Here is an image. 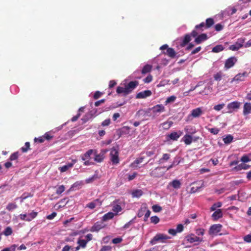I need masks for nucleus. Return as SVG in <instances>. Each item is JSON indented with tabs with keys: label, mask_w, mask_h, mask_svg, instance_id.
<instances>
[{
	"label": "nucleus",
	"mask_w": 251,
	"mask_h": 251,
	"mask_svg": "<svg viewBox=\"0 0 251 251\" xmlns=\"http://www.w3.org/2000/svg\"><path fill=\"white\" fill-rule=\"evenodd\" d=\"M93 236L92 234L89 233L86 235L79 237L77 242L78 246L75 247V250L78 251L80 248H85L87 243L92 239Z\"/></svg>",
	"instance_id": "nucleus-1"
},
{
	"label": "nucleus",
	"mask_w": 251,
	"mask_h": 251,
	"mask_svg": "<svg viewBox=\"0 0 251 251\" xmlns=\"http://www.w3.org/2000/svg\"><path fill=\"white\" fill-rule=\"evenodd\" d=\"M110 160L113 165H117L119 163V152L116 148H112L110 152Z\"/></svg>",
	"instance_id": "nucleus-3"
},
{
	"label": "nucleus",
	"mask_w": 251,
	"mask_h": 251,
	"mask_svg": "<svg viewBox=\"0 0 251 251\" xmlns=\"http://www.w3.org/2000/svg\"><path fill=\"white\" fill-rule=\"evenodd\" d=\"M222 73L219 72L215 74L213 77L215 80L220 81L222 79Z\"/></svg>",
	"instance_id": "nucleus-57"
},
{
	"label": "nucleus",
	"mask_w": 251,
	"mask_h": 251,
	"mask_svg": "<svg viewBox=\"0 0 251 251\" xmlns=\"http://www.w3.org/2000/svg\"><path fill=\"white\" fill-rule=\"evenodd\" d=\"M151 223L156 224L159 222V218L157 216H152L151 218Z\"/></svg>",
	"instance_id": "nucleus-55"
},
{
	"label": "nucleus",
	"mask_w": 251,
	"mask_h": 251,
	"mask_svg": "<svg viewBox=\"0 0 251 251\" xmlns=\"http://www.w3.org/2000/svg\"><path fill=\"white\" fill-rule=\"evenodd\" d=\"M248 76V73L244 72L243 73H239L236 75L232 79L231 82L236 81L237 83L245 80V79Z\"/></svg>",
	"instance_id": "nucleus-13"
},
{
	"label": "nucleus",
	"mask_w": 251,
	"mask_h": 251,
	"mask_svg": "<svg viewBox=\"0 0 251 251\" xmlns=\"http://www.w3.org/2000/svg\"><path fill=\"white\" fill-rule=\"evenodd\" d=\"M152 209L154 212H159L162 210V207L158 205L155 204L152 206Z\"/></svg>",
	"instance_id": "nucleus-51"
},
{
	"label": "nucleus",
	"mask_w": 251,
	"mask_h": 251,
	"mask_svg": "<svg viewBox=\"0 0 251 251\" xmlns=\"http://www.w3.org/2000/svg\"><path fill=\"white\" fill-rule=\"evenodd\" d=\"M185 240L190 243H193L195 242H201L202 241V239L198 237L193 234H189L185 237Z\"/></svg>",
	"instance_id": "nucleus-12"
},
{
	"label": "nucleus",
	"mask_w": 251,
	"mask_h": 251,
	"mask_svg": "<svg viewBox=\"0 0 251 251\" xmlns=\"http://www.w3.org/2000/svg\"><path fill=\"white\" fill-rule=\"evenodd\" d=\"M101 203L102 201L100 199H98L88 203L86 205V207L89 208L91 209H93L97 206H100Z\"/></svg>",
	"instance_id": "nucleus-21"
},
{
	"label": "nucleus",
	"mask_w": 251,
	"mask_h": 251,
	"mask_svg": "<svg viewBox=\"0 0 251 251\" xmlns=\"http://www.w3.org/2000/svg\"><path fill=\"white\" fill-rule=\"evenodd\" d=\"M104 152L101 151L100 153H98L96 150H95V153H94V160L98 163L101 162L104 158Z\"/></svg>",
	"instance_id": "nucleus-18"
},
{
	"label": "nucleus",
	"mask_w": 251,
	"mask_h": 251,
	"mask_svg": "<svg viewBox=\"0 0 251 251\" xmlns=\"http://www.w3.org/2000/svg\"><path fill=\"white\" fill-rule=\"evenodd\" d=\"M241 161L243 163H247L251 161L246 154L243 155L241 158Z\"/></svg>",
	"instance_id": "nucleus-64"
},
{
	"label": "nucleus",
	"mask_w": 251,
	"mask_h": 251,
	"mask_svg": "<svg viewBox=\"0 0 251 251\" xmlns=\"http://www.w3.org/2000/svg\"><path fill=\"white\" fill-rule=\"evenodd\" d=\"M183 160V158H182L181 157L176 156L174 158V161L172 163L173 164V165L176 166L181 163Z\"/></svg>",
	"instance_id": "nucleus-39"
},
{
	"label": "nucleus",
	"mask_w": 251,
	"mask_h": 251,
	"mask_svg": "<svg viewBox=\"0 0 251 251\" xmlns=\"http://www.w3.org/2000/svg\"><path fill=\"white\" fill-rule=\"evenodd\" d=\"M30 143L29 142H26L25 143V147H23L21 148V150L23 152H25L27 151V150L29 149Z\"/></svg>",
	"instance_id": "nucleus-58"
},
{
	"label": "nucleus",
	"mask_w": 251,
	"mask_h": 251,
	"mask_svg": "<svg viewBox=\"0 0 251 251\" xmlns=\"http://www.w3.org/2000/svg\"><path fill=\"white\" fill-rule=\"evenodd\" d=\"M222 225L220 224H215L211 226L209 228V233L210 235H217L221 230Z\"/></svg>",
	"instance_id": "nucleus-7"
},
{
	"label": "nucleus",
	"mask_w": 251,
	"mask_h": 251,
	"mask_svg": "<svg viewBox=\"0 0 251 251\" xmlns=\"http://www.w3.org/2000/svg\"><path fill=\"white\" fill-rule=\"evenodd\" d=\"M182 131L180 130H179L178 131H173L166 135V141H177L178 139L182 135Z\"/></svg>",
	"instance_id": "nucleus-5"
},
{
	"label": "nucleus",
	"mask_w": 251,
	"mask_h": 251,
	"mask_svg": "<svg viewBox=\"0 0 251 251\" xmlns=\"http://www.w3.org/2000/svg\"><path fill=\"white\" fill-rule=\"evenodd\" d=\"M182 183L180 180L174 179L170 181L167 186V189L170 191H172L174 189L178 190L181 187Z\"/></svg>",
	"instance_id": "nucleus-4"
},
{
	"label": "nucleus",
	"mask_w": 251,
	"mask_h": 251,
	"mask_svg": "<svg viewBox=\"0 0 251 251\" xmlns=\"http://www.w3.org/2000/svg\"><path fill=\"white\" fill-rule=\"evenodd\" d=\"M138 82L137 81H130L127 85L125 86L127 93H130L138 85Z\"/></svg>",
	"instance_id": "nucleus-20"
},
{
	"label": "nucleus",
	"mask_w": 251,
	"mask_h": 251,
	"mask_svg": "<svg viewBox=\"0 0 251 251\" xmlns=\"http://www.w3.org/2000/svg\"><path fill=\"white\" fill-rule=\"evenodd\" d=\"M18 157V152H15L13 153H12L10 157V159L11 161L15 160L17 159Z\"/></svg>",
	"instance_id": "nucleus-62"
},
{
	"label": "nucleus",
	"mask_w": 251,
	"mask_h": 251,
	"mask_svg": "<svg viewBox=\"0 0 251 251\" xmlns=\"http://www.w3.org/2000/svg\"><path fill=\"white\" fill-rule=\"evenodd\" d=\"M214 24V21L212 18H208L206 20V28H209Z\"/></svg>",
	"instance_id": "nucleus-48"
},
{
	"label": "nucleus",
	"mask_w": 251,
	"mask_h": 251,
	"mask_svg": "<svg viewBox=\"0 0 251 251\" xmlns=\"http://www.w3.org/2000/svg\"><path fill=\"white\" fill-rule=\"evenodd\" d=\"M95 153V150H89L84 154L81 155V158L82 160H91L94 157L93 155Z\"/></svg>",
	"instance_id": "nucleus-17"
},
{
	"label": "nucleus",
	"mask_w": 251,
	"mask_h": 251,
	"mask_svg": "<svg viewBox=\"0 0 251 251\" xmlns=\"http://www.w3.org/2000/svg\"><path fill=\"white\" fill-rule=\"evenodd\" d=\"M203 182H201V184H199L197 186H193L191 188V193H194L197 192H200L201 191V188L203 187Z\"/></svg>",
	"instance_id": "nucleus-30"
},
{
	"label": "nucleus",
	"mask_w": 251,
	"mask_h": 251,
	"mask_svg": "<svg viewBox=\"0 0 251 251\" xmlns=\"http://www.w3.org/2000/svg\"><path fill=\"white\" fill-rule=\"evenodd\" d=\"M237 11V9L234 8H230L228 7L227 9H226L225 11H224L222 13V16L223 17L226 16H230L234 13H235Z\"/></svg>",
	"instance_id": "nucleus-23"
},
{
	"label": "nucleus",
	"mask_w": 251,
	"mask_h": 251,
	"mask_svg": "<svg viewBox=\"0 0 251 251\" xmlns=\"http://www.w3.org/2000/svg\"><path fill=\"white\" fill-rule=\"evenodd\" d=\"M114 216H115V214L113 212H109L102 216V220L103 221H106L107 220L112 219Z\"/></svg>",
	"instance_id": "nucleus-29"
},
{
	"label": "nucleus",
	"mask_w": 251,
	"mask_h": 251,
	"mask_svg": "<svg viewBox=\"0 0 251 251\" xmlns=\"http://www.w3.org/2000/svg\"><path fill=\"white\" fill-rule=\"evenodd\" d=\"M116 91H117V93L118 94L123 93L125 95L128 94V93H127V90L126 89V86L125 87L118 86L117 88Z\"/></svg>",
	"instance_id": "nucleus-37"
},
{
	"label": "nucleus",
	"mask_w": 251,
	"mask_h": 251,
	"mask_svg": "<svg viewBox=\"0 0 251 251\" xmlns=\"http://www.w3.org/2000/svg\"><path fill=\"white\" fill-rule=\"evenodd\" d=\"M123 239L122 237H117L113 239L112 240V242L114 244H116L121 243Z\"/></svg>",
	"instance_id": "nucleus-61"
},
{
	"label": "nucleus",
	"mask_w": 251,
	"mask_h": 251,
	"mask_svg": "<svg viewBox=\"0 0 251 251\" xmlns=\"http://www.w3.org/2000/svg\"><path fill=\"white\" fill-rule=\"evenodd\" d=\"M143 195V191L140 189L134 190L132 193L133 197L139 198Z\"/></svg>",
	"instance_id": "nucleus-36"
},
{
	"label": "nucleus",
	"mask_w": 251,
	"mask_h": 251,
	"mask_svg": "<svg viewBox=\"0 0 251 251\" xmlns=\"http://www.w3.org/2000/svg\"><path fill=\"white\" fill-rule=\"evenodd\" d=\"M171 155L168 153H164L162 157L159 160V163H163L165 161H167L170 158Z\"/></svg>",
	"instance_id": "nucleus-33"
},
{
	"label": "nucleus",
	"mask_w": 251,
	"mask_h": 251,
	"mask_svg": "<svg viewBox=\"0 0 251 251\" xmlns=\"http://www.w3.org/2000/svg\"><path fill=\"white\" fill-rule=\"evenodd\" d=\"M33 196V195L30 193L25 192L22 194V195L20 197L16 198L15 199V201H17L19 199L20 200V202L22 203L25 200L28 198L32 197Z\"/></svg>",
	"instance_id": "nucleus-25"
},
{
	"label": "nucleus",
	"mask_w": 251,
	"mask_h": 251,
	"mask_svg": "<svg viewBox=\"0 0 251 251\" xmlns=\"http://www.w3.org/2000/svg\"><path fill=\"white\" fill-rule=\"evenodd\" d=\"M224 49V48L222 45H218L213 48L212 51L213 52L217 53L223 50Z\"/></svg>",
	"instance_id": "nucleus-34"
},
{
	"label": "nucleus",
	"mask_w": 251,
	"mask_h": 251,
	"mask_svg": "<svg viewBox=\"0 0 251 251\" xmlns=\"http://www.w3.org/2000/svg\"><path fill=\"white\" fill-rule=\"evenodd\" d=\"M18 207L15 203H9L6 206V209L8 211H12Z\"/></svg>",
	"instance_id": "nucleus-42"
},
{
	"label": "nucleus",
	"mask_w": 251,
	"mask_h": 251,
	"mask_svg": "<svg viewBox=\"0 0 251 251\" xmlns=\"http://www.w3.org/2000/svg\"><path fill=\"white\" fill-rule=\"evenodd\" d=\"M162 167H157L152 170L150 173V175L153 177H159L162 176L164 172L162 171Z\"/></svg>",
	"instance_id": "nucleus-15"
},
{
	"label": "nucleus",
	"mask_w": 251,
	"mask_h": 251,
	"mask_svg": "<svg viewBox=\"0 0 251 251\" xmlns=\"http://www.w3.org/2000/svg\"><path fill=\"white\" fill-rule=\"evenodd\" d=\"M243 239L247 243H251V234H248L245 236Z\"/></svg>",
	"instance_id": "nucleus-63"
},
{
	"label": "nucleus",
	"mask_w": 251,
	"mask_h": 251,
	"mask_svg": "<svg viewBox=\"0 0 251 251\" xmlns=\"http://www.w3.org/2000/svg\"><path fill=\"white\" fill-rule=\"evenodd\" d=\"M240 103L237 101H235L228 103L227 105L228 113H232L234 110L239 108Z\"/></svg>",
	"instance_id": "nucleus-14"
},
{
	"label": "nucleus",
	"mask_w": 251,
	"mask_h": 251,
	"mask_svg": "<svg viewBox=\"0 0 251 251\" xmlns=\"http://www.w3.org/2000/svg\"><path fill=\"white\" fill-rule=\"evenodd\" d=\"M100 251H112V247L110 246H103Z\"/></svg>",
	"instance_id": "nucleus-60"
},
{
	"label": "nucleus",
	"mask_w": 251,
	"mask_h": 251,
	"mask_svg": "<svg viewBox=\"0 0 251 251\" xmlns=\"http://www.w3.org/2000/svg\"><path fill=\"white\" fill-rule=\"evenodd\" d=\"M233 136L231 135H228L223 138V141L226 144H229L233 141Z\"/></svg>",
	"instance_id": "nucleus-40"
},
{
	"label": "nucleus",
	"mask_w": 251,
	"mask_h": 251,
	"mask_svg": "<svg viewBox=\"0 0 251 251\" xmlns=\"http://www.w3.org/2000/svg\"><path fill=\"white\" fill-rule=\"evenodd\" d=\"M173 123L172 121L166 122L163 123V126L164 128L169 129L173 125Z\"/></svg>",
	"instance_id": "nucleus-54"
},
{
	"label": "nucleus",
	"mask_w": 251,
	"mask_h": 251,
	"mask_svg": "<svg viewBox=\"0 0 251 251\" xmlns=\"http://www.w3.org/2000/svg\"><path fill=\"white\" fill-rule=\"evenodd\" d=\"M193 136L189 134H186L181 139V141L186 145H190L193 142Z\"/></svg>",
	"instance_id": "nucleus-22"
},
{
	"label": "nucleus",
	"mask_w": 251,
	"mask_h": 251,
	"mask_svg": "<svg viewBox=\"0 0 251 251\" xmlns=\"http://www.w3.org/2000/svg\"><path fill=\"white\" fill-rule=\"evenodd\" d=\"M151 110L152 113L154 114H156L157 113H160L163 112L165 110V108L164 105L161 104H157L154 106H153L151 108H149L148 111Z\"/></svg>",
	"instance_id": "nucleus-9"
},
{
	"label": "nucleus",
	"mask_w": 251,
	"mask_h": 251,
	"mask_svg": "<svg viewBox=\"0 0 251 251\" xmlns=\"http://www.w3.org/2000/svg\"><path fill=\"white\" fill-rule=\"evenodd\" d=\"M251 113V103L246 102L245 103L243 107V114L247 115Z\"/></svg>",
	"instance_id": "nucleus-26"
},
{
	"label": "nucleus",
	"mask_w": 251,
	"mask_h": 251,
	"mask_svg": "<svg viewBox=\"0 0 251 251\" xmlns=\"http://www.w3.org/2000/svg\"><path fill=\"white\" fill-rule=\"evenodd\" d=\"M241 48L242 47L239 44L235 43L234 44L230 46L229 49L231 50L236 51Z\"/></svg>",
	"instance_id": "nucleus-44"
},
{
	"label": "nucleus",
	"mask_w": 251,
	"mask_h": 251,
	"mask_svg": "<svg viewBox=\"0 0 251 251\" xmlns=\"http://www.w3.org/2000/svg\"><path fill=\"white\" fill-rule=\"evenodd\" d=\"M171 237L167 236V235L158 233L151 240L150 243L151 245H154L157 243L158 241H163L164 240H167L170 239Z\"/></svg>",
	"instance_id": "nucleus-6"
},
{
	"label": "nucleus",
	"mask_w": 251,
	"mask_h": 251,
	"mask_svg": "<svg viewBox=\"0 0 251 251\" xmlns=\"http://www.w3.org/2000/svg\"><path fill=\"white\" fill-rule=\"evenodd\" d=\"M222 205V203L221 202H217L214 203L211 207V211L216 210L217 208L221 207Z\"/></svg>",
	"instance_id": "nucleus-47"
},
{
	"label": "nucleus",
	"mask_w": 251,
	"mask_h": 251,
	"mask_svg": "<svg viewBox=\"0 0 251 251\" xmlns=\"http://www.w3.org/2000/svg\"><path fill=\"white\" fill-rule=\"evenodd\" d=\"M225 105V104L224 103L219 104L215 105L213 107V109L216 111H220L224 108Z\"/></svg>",
	"instance_id": "nucleus-52"
},
{
	"label": "nucleus",
	"mask_w": 251,
	"mask_h": 251,
	"mask_svg": "<svg viewBox=\"0 0 251 251\" xmlns=\"http://www.w3.org/2000/svg\"><path fill=\"white\" fill-rule=\"evenodd\" d=\"M77 161V160L76 159H72L71 162H68L65 165L59 167L58 170L61 173L65 172L69 169L72 168Z\"/></svg>",
	"instance_id": "nucleus-8"
},
{
	"label": "nucleus",
	"mask_w": 251,
	"mask_h": 251,
	"mask_svg": "<svg viewBox=\"0 0 251 251\" xmlns=\"http://www.w3.org/2000/svg\"><path fill=\"white\" fill-rule=\"evenodd\" d=\"M12 233V229L10 226H7L3 231V234L6 236H8Z\"/></svg>",
	"instance_id": "nucleus-43"
},
{
	"label": "nucleus",
	"mask_w": 251,
	"mask_h": 251,
	"mask_svg": "<svg viewBox=\"0 0 251 251\" xmlns=\"http://www.w3.org/2000/svg\"><path fill=\"white\" fill-rule=\"evenodd\" d=\"M167 53L171 57H174L176 55V52L172 48H168L167 50Z\"/></svg>",
	"instance_id": "nucleus-45"
},
{
	"label": "nucleus",
	"mask_w": 251,
	"mask_h": 251,
	"mask_svg": "<svg viewBox=\"0 0 251 251\" xmlns=\"http://www.w3.org/2000/svg\"><path fill=\"white\" fill-rule=\"evenodd\" d=\"M75 248H73L71 246L66 245L64 247L62 250V251H76Z\"/></svg>",
	"instance_id": "nucleus-49"
},
{
	"label": "nucleus",
	"mask_w": 251,
	"mask_h": 251,
	"mask_svg": "<svg viewBox=\"0 0 251 251\" xmlns=\"http://www.w3.org/2000/svg\"><path fill=\"white\" fill-rule=\"evenodd\" d=\"M68 202V200L66 198L63 199L59 201V203H58L59 204H60V205H59L57 206V207L58 208H61V207H62L64 206L66 204H67Z\"/></svg>",
	"instance_id": "nucleus-46"
},
{
	"label": "nucleus",
	"mask_w": 251,
	"mask_h": 251,
	"mask_svg": "<svg viewBox=\"0 0 251 251\" xmlns=\"http://www.w3.org/2000/svg\"><path fill=\"white\" fill-rule=\"evenodd\" d=\"M111 206L112 207V211L115 214V215H117L118 213L119 212L121 211L122 210V207L120 204L119 200L114 201L111 203Z\"/></svg>",
	"instance_id": "nucleus-11"
},
{
	"label": "nucleus",
	"mask_w": 251,
	"mask_h": 251,
	"mask_svg": "<svg viewBox=\"0 0 251 251\" xmlns=\"http://www.w3.org/2000/svg\"><path fill=\"white\" fill-rule=\"evenodd\" d=\"M223 216V213L221 209L215 210V212L212 215V217L214 220H217L222 218Z\"/></svg>",
	"instance_id": "nucleus-27"
},
{
	"label": "nucleus",
	"mask_w": 251,
	"mask_h": 251,
	"mask_svg": "<svg viewBox=\"0 0 251 251\" xmlns=\"http://www.w3.org/2000/svg\"><path fill=\"white\" fill-rule=\"evenodd\" d=\"M176 99V97L175 96H171L167 98L166 100L165 101V105H167L169 103L174 102Z\"/></svg>",
	"instance_id": "nucleus-38"
},
{
	"label": "nucleus",
	"mask_w": 251,
	"mask_h": 251,
	"mask_svg": "<svg viewBox=\"0 0 251 251\" xmlns=\"http://www.w3.org/2000/svg\"><path fill=\"white\" fill-rule=\"evenodd\" d=\"M65 191V187L64 185L59 186L56 189V193L57 194H61Z\"/></svg>",
	"instance_id": "nucleus-53"
},
{
	"label": "nucleus",
	"mask_w": 251,
	"mask_h": 251,
	"mask_svg": "<svg viewBox=\"0 0 251 251\" xmlns=\"http://www.w3.org/2000/svg\"><path fill=\"white\" fill-rule=\"evenodd\" d=\"M144 159V157H141L139 158H137L133 163H132L130 165L131 167H135L137 165L139 164L140 163H142Z\"/></svg>",
	"instance_id": "nucleus-35"
},
{
	"label": "nucleus",
	"mask_w": 251,
	"mask_h": 251,
	"mask_svg": "<svg viewBox=\"0 0 251 251\" xmlns=\"http://www.w3.org/2000/svg\"><path fill=\"white\" fill-rule=\"evenodd\" d=\"M208 130L214 135L217 134L219 132V129L217 128H209Z\"/></svg>",
	"instance_id": "nucleus-56"
},
{
	"label": "nucleus",
	"mask_w": 251,
	"mask_h": 251,
	"mask_svg": "<svg viewBox=\"0 0 251 251\" xmlns=\"http://www.w3.org/2000/svg\"><path fill=\"white\" fill-rule=\"evenodd\" d=\"M152 66L150 65L147 64L143 68L142 70V73L143 74H146L151 71Z\"/></svg>",
	"instance_id": "nucleus-41"
},
{
	"label": "nucleus",
	"mask_w": 251,
	"mask_h": 251,
	"mask_svg": "<svg viewBox=\"0 0 251 251\" xmlns=\"http://www.w3.org/2000/svg\"><path fill=\"white\" fill-rule=\"evenodd\" d=\"M237 61V59L235 57L233 56L229 57L225 61V68L226 69H228L232 67L235 65Z\"/></svg>",
	"instance_id": "nucleus-10"
},
{
	"label": "nucleus",
	"mask_w": 251,
	"mask_h": 251,
	"mask_svg": "<svg viewBox=\"0 0 251 251\" xmlns=\"http://www.w3.org/2000/svg\"><path fill=\"white\" fill-rule=\"evenodd\" d=\"M152 93L150 90H145L138 93L136 96V99H145L151 95Z\"/></svg>",
	"instance_id": "nucleus-19"
},
{
	"label": "nucleus",
	"mask_w": 251,
	"mask_h": 251,
	"mask_svg": "<svg viewBox=\"0 0 251 251\" xmlns=\"http://www.w3.org/2000/svg\"><path fill=\"white\" fill-rule=\"evenodd\" d=\"M184 130L186 133V134H189L191 135L197 132L196 127L193 126H185Z\"/></svg>",
	"instance_id": "nucleus-24"
},
{
	"label": "nucleus",
	"mask_w": 251,
	"mask_h": 251,
	"mask_svg": "<svg viewBox=\"0 0 251 251\" xmlns=\"http://www.w3.org/2000/svg\"><path fill=\"white\" fill-rule=\"evenodd\" d=\"M191 36L189 34H187L185 36L183 41L184 45L187 44L191 40Z\"/></svg>",
	"instance_id": "nucleus-59"
},
{
	"label": "nucleus",
	"mask_w": 251,
	"mask_h": 251,
	"mask_svg": "<svg viewBox=\"0 0 251 251\" xmlns=\"http://www.w3.org/2000/svg\"><path fill=\"white\" fill-rule=\"evenodd\" d=\"M250 168V166L248 165L241 164H239L233 168L235 171H240L242 170H247Z\"/></svg>",
	"instance_id": "nucleus-32"
},
{
	"label": "nucleus",
	"mask_w": 251,
	"mask_h": 251,
	"mask_svg": "<svg viewBox=\"0 0 251 251\" xmlns=\"http://www.w3.org/2000/svg\"><path fill=\"white\" fill-rule=\"evenodd\" d=\"M207 39V35L206 34H201L200 35H198L195 38V42L197 44H200L201 42L206 40Z\"/></svg>",
	"instance_id": "nucleus-28"
},
{
	"label": "nucleus",
	"mask_w": 251,
	"mask_h": 251,
	"mask_svg": "<svg viewBox=\"0 0 251 251\" xmlns=\"http://www.w3.org/2000/svg\"><path fill=\"white\" fill-rule=\"evenodd\" d=\"M135 219V218L131 219L130 221H129L128 222H127L126 224L123 226V229L128 228L130 227V226L134 223Z\"/></svg>",
	"instance_id": "nucleus-50"
},
{
	"label": "nucleus",
	"mask_w": 251,
	"mask_h": 251,
	"mask_svg": "<svg viewBox=\"0 0 251 251\" xmlns=\"http://www.w3.org/2000/svg\"><path fill=\"white\" fill-rule=\"evenodd\" d=\"M37 215H38V212L34 211H32L31 212H30L28 214H27V217L26 221L30 222V221H32L33 219H34V218H35L36 217Z\"/></svg>",
	"instance_id": "nucleus-31"
},
{
	"label": "nucleus",
	"mask_w": 251,
	"mask_h": 251,
	"mask_svg": "<svg viewBox=\"0 0 251 251\" xmlns=\"http://www.w3.org/2000/svg\"><path fill=\"white\" fill-rule=\"evenodd\" d=\"M203 113L202 107H198L193 109L191 114L188 115L186 119V122H189L193 120V118H199Z\"/></svg>",
	"instance_id": "nucleus-2"
},
{
	"label": "nucleus",
	"mask_w": 251,
	"mask_h": 251,
	"mask_svg": "<svg viewBox=\"0 0 251 251\" xmlns=\"http://www.w3.org/2000/svg\"><path fill=\"white\" fill-rule=\"evenodd\" d=\"M105 226L102 222H97L91 227L90 231L92 232H98Z\"/></svg>",
	"instance_id": "nucleus-16"
}]
</instances>
